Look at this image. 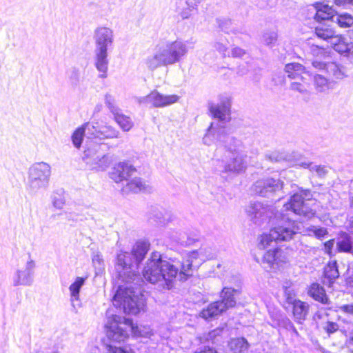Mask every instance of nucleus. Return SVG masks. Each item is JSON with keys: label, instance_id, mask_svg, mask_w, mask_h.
<instances>
[{"label": "nucleus", "instance_id": "obj_9", "mask_svg": "<svg viewBox=\"0 0 353 353\" xmlns=\"http://www.w3.org/2000/svg\"><path fill=\"white\" fill-rule=\"evenodd\" d=\"M312 199V194L309 189L300 188L299 190L290 196L288 201L283 205L286 211H291L294 214L307 218H312L316 212L312 210L306 203V201Z\"/></svg>", "mask_w": 353, "mask_h": 353}, {"label": "nucleus", "instance_id": "obj_22", "mask_svg": "<svg viewBox=\"0 0 353 353\" xmlns=\"http://www.w3.org/2000/svg\"><path fill=\"white\" fill-rule=\"evenodd\" d=\"M315 14L313 19L318 24L321 23L334 22L335 10L327 4L323 2L314 3Z\"/></svg>", "mask_w": 353, "mask_h": 353}, {"label": "nucleus", "instance_id": "obj_55", "mask_svg": "<svg viewBox=\"0 0 353 353\" xmlns=\"http://www.w3.org/2000/svg\"><path fill=\"white\" fill-rule=\"evenodd\" d=\"M346 285L353 289V268L347 267L346 272L343 274Z\"/></svg>", "mask_w": 353, "mask_h": 353}, {"label": "nucleus", "instance_id": "obj_35", "mask_svg": "<svg viewBox=\"0 0 353 353\" xmlns=\"http://www.w3.org/2000/svg\"><path fill=\"white\" fill-rule=\"evenodd\" d=\"M128 326L130 327L133 337L149 339L153 335L152 330L148 326L134 324L133 322Z\"/></svg>", "mask_w": 353, "mask_h": 353}, {"label": "nucleus", "instance_id": "obj_42", "mask_svg": "<svg viewBox=\"0 0 353 353\" xmlns=\"http://www.w3.org/2000/svg\"><path fill=\"white\" fill-rule=\"evenodd\" d=\"M336 250L338 252H345L353 255V239L346 237L338 240Z\"/></svg>", "mask_w": 353, "mask_h": 353}, {"label": "nucleus", "instance_id": "obj_28", "mask_svg": "<svg viewBox=\"0 0 353 353\" xmlns=\"http://www.w3.org/2000/svg\"><path fill=\"white\" fill-rule=\"evenodd\" d=\"M90 128L94 139H113L119 137V132L111 125L102 126L97 130L94 125H90Z\"/></svg>", "mask_w": 353, "mask_h": 353}, {"label": "nucleus", "instance_id": "obj_59", "mask_svg": "<svg viewBox=\"0 0 353 353\" xmlns=\"http://www.w3.org/2000/svg\"><path fill=\"white\" fill-rule=\"evenodd\" d=\"M193 353H218V352L212 347L204 345L196 349Z\"/></svg>", "mask_w": 353, "mask_h": 353}, {"label": "nucleus", "instance_id": "obj_10", "mask_svg": "<svg viewBox=\"0 0 353 353\" xmlns=\"http://www.w3.org/2000/svg\"><path fill=\"white\" fill-rule=\"evenodd\" d=\"M274 242L290 241L298 233V223L284 214H281L270 228Z\"/></svg>", "mask_w": 353, "mask_h": 353}, {"label": "nucleus", "instance_id": "obj_8", "mask_svg": "<svg viewBox=\"0 0 353 353\" xmlns=\"http://www.w3.org/2000/svg\"><path fill=\"white\" fill-rule=\"evenodd\" d=\"M132 323V319L117 314H111L108 316L105 325V330L108 339L111 342H125L129 338L127 326Z\"/></svg>", "mask_w": 353, "mask_h": 353}, {"label": "nucleus", "instance_id": "obj_56", "mask_svg": "<svg viewBox=\"0 0 353 353\" xmlns=\"http://www.w3.org/2000/svg\"><path fill=\"white\" fill-rule=\"evenodd\" d=\"M338 329H339L338 324L335 322L330 321H328L327 322V324H326L325 327H324L325 332L328 335L334 334V332H336L338 330Z\"/></svg>", "mask_w": 353, "mask_h": 353}, {"label": "nucleus", "instance_id": "obj_31", "mask_svg": "<svg viewBox=\"0 0 353 353\" xmlns=\"http://www.w3.org/2000/svg\"><path fill=\"white\" fill-rule=\"evenodd\" d=\"M126 187L129 191L136 194L139 192H150L152 189L141 177H134L130 179L126 183Z\"/></svg>", "mask_w": 353, "mask_h": 353}, {"label": "nucleus", "instance_id": "obj_64", "mask_svg": "<svg viewBox=\"0 0 353 353\" xmlns=\"http://www.w3.org/2000/svg\"><path fill=\"white\" fill-rule=\"evenodd\" d=\"M334 240L331 239V240L325 241L324 243V247H325V249L326 250V251L332 250L334 247Z\"/></svg>", "mask_w": 353, "mask_h": 353}, {"label": "nucleus", "instance_id": "obj_52", "mask_svg": "<svg viewBox=\"0 0 353 353\" xmlns=\"http://www.w3.org/2000/svg\"><path fill=\"white\" fill-rule=\"evenodd\" d=\"M286 154L279 153V152H273L265 154V159L271 162L280 163L285 161Z\"/></svg>", "mask_w": 353, "mask_h": 353}, {"label": "nucleus", "instance_id": "obj_34", "mask_svg": "<svg viewBox=\"0 0 353 353\" xmlns=\"http://www.w3.org/2000/svg\"><path fill=\"white\" fill-rule=\"evenodd\" d=\"M285 161L288 162L292 166L295 165L304 169L310 166V161H306L304 157L297 152L286 154Z\"/></svg>", "mask_w": 353, "mask_h": 353}, {"label": "nucleus", "instance_id": "obj_62", "mask_svg": "<svg viewBox=\"0 0 353 353\" xmlns=\"http://www.w3.org/2000/svg\"><path fill=\"white\" fill-rule=\"evenodd\" d=\"M332 1L337 6L345 7L347 5L353 6V0H332Z\"/></svg>", "mask_w": 353, "mask_h": 353}, {"label": "nucleus", "instance_id": "obj_2", "mask_svg": "<svg viewBox=\"0 0 353 353\" xmlns=\"http://www.w3.org/2000/svg\"><path fill=\"white\" fill-rule=\"evenodd\" d=\"M199 258V250L191 251L186 260L187 263L170 258V261L163 259V254L153 251L144 264L141 274L150 283H159L164 290H170L176 285V279L184 282L192 275L193 260Z\"/></svg>", "mask_w": 353, "mask_h": 353}, {"label": "nucleus", "instance_id": "obj_12", "mask_svg": "<svg viewBox=\"0 0 353 353\" xmlns=\"http://www.w3.org/2000/svg\"><path fill=\"white\" fill-rule=\"evenodd\" d=\"M51 168L49 164L40 162L33 164L28 171V188L32 192L46 189L49 185Z\"/></svg>", "mask_w": 353, "mask_h": 353}, {"label": "nucleus", "instance_id": "obj_26", "mask_svg": "<svg viewBox=\"0 0 353 353\" xmlns=\"http://www.w3.org/2000/svg\"><path fill=\"white\" fill-rule=\"evenodd\" d=\"M290 305L294 321L298 324H302L308 314L309 305L305 301L297 300Z\"/></svg>", "mask_w": 353, "mask_h": 353}, {"label": "nucleus", "instance_id": "obj_51", "mask_svg": "<svg viewBox=\"0 0 353 353\" xmlns=\"http://www.w3.org/2000/svg\"><path fill=\"white\" fill-rule=\"evenodd\" d=\"M283 290L285 302L288 305H290L294 303L297 300H299V299H296V293L294 290L288 287H284Z\"/></svg>", "mask_w": 353, "mask_h": 353}, {"label": "nucleus", "instance_id": "obj_58", "mask_svg": "<svg viewBox=\"0 0 353 353\" xmlns=\"http://www.w3.org/2000/svg\"><path fill=\"white\" fill-rule=\"evenodd\" d=\"M246 54V51L238 46L234 47L231 50V55L234 58H241Z\"/></svg>", "mask_w": 353, "mask_h": 353}, {"label": "nucleus", "instance_id": "obj_15", "mask_svg": "<svg viewBox=\"0 0 353 353\" xmlns=\"http://www.w3.org/2000/svg\"><path fill=\"white\" fill-rule=\"evenodd\" d=\"M268 312L271 319V322H268V324L272 327L276 329L283 328L292 332L296 336H299V333L293 323L279 307L274 305L268 306Z\"/></svg>", "mask_w": 353, "mask_h": 353}, {"label": "nucleus", "instance_id": "obj_16", "mask_svg": "<svg viewBox=\"0 0 353 353\" xmlns=\"http://www.w3.org/2000/svg\"><path fill=\"white\" fill-rule=\"evenodd\" d=\"M246 211L251 221L258 225L268 223L274 216L270 206L259 201L251 202Z\"/></svg>", "mask_w": 353, "mask_h": 353}, {"label": "nucleus", "instance_id": "obj_5", "mask_svg": "<svg viewBox=\"0 0 353 353\" xmlns=\"http://www.w3.org/2000/svg\"><path fill=\"white\" fill-rule=\"evenodd\" d=\"M95 42L94 65L101 73L99 77L105 79L108 76V51L112 47L113 32L107 27H99L94 32Z\"/></svg>", "mask_w": 353, "mask_h": 353}, {"label": "nucleus", "instance_id": "obj_32", "mask_svg": "<svg viewBox=\"0 0 353 353\" xmlns=\"http://www.w3.org/2000/svg\"><path fill=\"white\" fill-rule=\"evenodd\" d=\"M113 119L123 132L130 131L134 126L131 118L122 112L121 109L113 114Z\"/></svg>", "mask_w": 353, "mask_h": 353}, {"label": "nucleus", "instance_id": "obj_11", "mask_svg": "<svg viewBox=\"0 0 353 353\" xmlns=\"http://www.w3.org/2000/svg\"><path fill=\"white\" fill-rule=\"evenodd\" d=\"M283 185L284 182L281 179L269 176L256 181L253 185V190L256 194L271 199L272 202L276 203L283 197L280 195L283 193Z\"/></svg>", "mask_w": 353, "mask_h": 353}, {"label": "nucleus", "instance_id": "obj_3", "mask_svg": "<svg viewBox=\"0 0 353 353\" xmlns=\"http://www.w3.org/2000/svg\"><path fill=\"white\" fill-rule=\"evenodd\" d=\"M205 145H211L219 143L223 146L225 159L221 161V170L222 174L236 176L245 172L248 168L247 154L241 140L230 136L228 133V128L223 131H215L213 129V123H211L206 130L203 138Z\"/></svg>", "mask_w": 353, "mask_h": 353}, {"label": "nucleus", "instance_id": "obj_43", "mask_svg": "<svg viewBox=\"0 0 353 353\" xmlns=\"http://www.w3.org/2000/svg\"><path fill=\"white\" fill-rule=\"evenodd\" d=\"M65 191L63 188L55 190L52 195V205L57 209H61L65 203Z\"/></svg>", "mask_w": 353, "mask_h": 353}, {"label": "nucleus", "instance_id": "obj_21", "mask_svg": "<svg viewBox=\"0 0 353 353\" xmlns=\"http://www.w3.org/2000/svg\"><path fill=\"white\" fill-rule=\"evenodd\" d=\"M285 256L281 248L276 247L270 249L263 254L262 263L265 265V268L276 270L285 263Z\"/></svg>", "mask_w": 353, "mask_h": 353}, {"label": "nucleus", "instance_id": "obj_14", "mask_svg": "<svg viewBox=\"0 0 353 353\" xmlns=\"http://www.w3.org/2000/svg\"><path fill=\"white\" fill-rule=\"evenodd\" d=\"M180 97L177 94H163L157 90L151 91L148 95L136 99L139 105L152 108H164L179 101Z\"/></svg>", "mask_w": 353, "mask_h": 353}, {"label": "nucleus", "instance_id": "obj_18", "mask_svg": "<svg viewBox=\"0 0 353 353\" xmlns=\"http://www.w3.org/2000/svg\"><path fill=\"white\" fill-rule=\"evenodd\" d=\"M312 66L320 70H323L333 78L342 80L346 77V68L336 61H321L315 60L312 61Z\"/></svg>", "mask_w": 353, "mask_h": 353}, {"label": "nucleus", "instance_id": "obj_24", "mask_svg": "<svg viewBox=\"0 0 353 353\" xmlns=\"http://www.w3.org/2000/svg\"><path fill=\"white\" fill-rule=\"evenodd\" d=\"M107 148L104 143H98L97 139L93 138V139L90 140V138L88 137L84 146L83 159H92L94 161L96 159L95 157L102 154L101 150H105Z\"/></svg>", "mask_w": 353, "mask_h": 353}, {"label": "nucleus", "instance_id": "obj_49", "mask_svg": "<svg viewBox=\"0 0 353 353\" xmlns=\"http://www.w3.org/2000/svg\"><path fill=\"white\" fill-rule=\"evenodd\" d=\"M94 160V163L98 165L102 170L107 168L110 164V157L108 154L102 153L98 155Z\"/></svg>", "mask_w": 353, "mask_h": 353}, {"label": "nucleus", "instance_id": "obj_23", "mask_svg": "<svg viewBox=\"0 0 353 353\" xmlns=\"http://www.w3.org/2000/svg\"><path fill=\"white\" fill-rule=\"evenodd\" d=\"M325 287L321 283L313 282L307 288V295L315 301L323 305H329L331 301L326 293Z\"/></svg>", "mask_w": 353, "mask_h": 353}, {"label": "nucleus", "instance_id": "obj_20", "mask_svg": "<svg viewBox=\"0 0 353 353\" xmlns=\"http://www.w3.org/2000/svg\"><path fill=\"white\" fill-rule=\"evenodd\" d=\"M35 268V262L30 259L27 261L24 270H18L13 276V285L14 287L19 285L30 286L33 283L34 269Z\"/></svg>", "mask_w": 353, "mask_h": 353}, {"label": "nucleus", "instance_id": "obj_17", "mask_svg": "<svg viewBox=\"0 0 353 353\" xmlns=\"http://www.w3.org/2000/svg\"><path fill=\"white\" fill-rule=\"evenodd\" d=\"M136 167L130 160H123L116 163L109 172V177L115 183L129 181L132 174L137 172Z\"/></svg>", "mask_w": 353, "mask_h": 353}, {"label": "nucleus", "instance_id": "obj_46", "mask_svg": "<svg viewBox=\"0 0 353 353\" xmlns=\"http://www.w3.org/2000/svg\"><path fill=\"white\" fill-rule=\"evenodd\" d=\"M92 261L95 270V275H101L104 271V262L102 255L100 253H97L92 256Z\"/></svg>", "mask_w": 353, "mask_h": 353}, {"label": "nucleus", "instance_id": "obj_4", "mask_svg": "<svg viewBox=\"0 0 353 353\" xmlns=\"http://www.w3.org/2000/svg\"><path fill=\"white\" fill-rule=\"evenodd\" d=\"M241 294V288L224 286L219 292V299L210 302L202 308L200 317L206 322L219 319L229 310L234 308L237 304V298Z\"/></svg>", "mask_w": 353, "mask_h": 353}, {"label": "nucleus", "instance_id": "obj_13", "mask_svg": "<svg viewBox=\"0 0 353 353\" xmlns=\"http://www.w3.org/2000/svg\"><path fill=\"white\" fill-rule=\"evenodd\" d=\"M189 43L194 42L177 39L175 41H167L165 45L160 48L168 65L179 63L187 57Z\"/></svg>", "mask_w": 353, "mask_h": 353}, {"label": "nucleus", "instance_id": "obj_6", "mask_svg": "<svg viewBox=\"0 0 353 353\" xmlns=\"http://www.w3.org/2000/svg\"><path fill=\"white\" fill-rule=\"evenodd\" d=\"M318 39L331 43L332 48L341 56L353 53V45L342 34H336L334 29L327 23L317 24L313 30Z\"/></svg>", "mask_w": 353, "mask_h": 353}, {"label": "nucleus", "instance_id": "obj_25", "mask_svg": "<svg viewBox=\"0 0 353 353\" xmlns=\"http://www.w3.org/2000/svg\"><path fill=\"white\" fill-rule=\"evenodd\" d=\"M88 276H77L69 287L70 301L74 310H76V303L81 305L80 292L82 287L85 284Z\"/></svg>", "mask_w": 353, "mask_h": 353}, {"label": "nucleus", "instance_id": "obj_36", "mask_svg": "<svg viewBox=\"0 0 353 353\" xmlns=\"http://www.w3.org/2000/svg\"><path fill=\"white\" fill-rule=\"evenodd\" d=\"M229 347L233 353H244L250 347V344L248 340L242 336L231 339Z\"/></svg>", "mask_w": 353, "mask_h": 353}, {"label": "nucleus", "instance_id": "obj_44", "mask_svg": "<svg viewBox=\"0 0 353 353\" xmlns=\"http://www.w3.org/2000/svg\"><path fill=\"white\" fill-rule=\"evenodd\" d=\"M308 52L316 58L325 57L328 54L326 48L323 46L312 43L310 41L307 43Z\"/></svg>", "mask_w": 353, "mask_h": 353}, {"label": "nucleus", "instance_id": "obj_54", "mask_svg": "<svg viewBox=\"0 0 353 353\" xmlns=\"http://www.w3.org/2000/svg\"><path fill=\"white\" fill-rule=\"evenodd\" d=\"M223 327H217L215 329L209 331L208 334V339L212 341V343H214V340L216 337L220 336L223 334Z\"/></svg>", "mask_w": 353, "mask_h": 353}, {"label": "nucleus", "instance_id": "obj_61", "mask_svg": "<svg viewBox=\"0 0 353 353\" xmlns=\"http://www.w3.org/2000/svg\"><path fill=\"white\" fill-rule=\"evenodd\" d=\"M290 89L294 91H298L300 93H303L305 90L303 84L296 81L291 83Z\"/></svg>", "mask_w": 353, "mask_h": 353}, {"label": "nucleus", "instance_id": "obj_41", "mask_svg": "<svg viewBox=\"0 0 353 353\" xmlns=\"http://www.w3.org/2000/svg\"><path fill=\"white\" fill-rule=\"evenodd\" d=\"M308 75L312 77L314 85L317 91L323 92L329 89L330 82L327 78L322 74H313L312 72H309Z\"/></svg>", "mask_w": 353, "mask_h": 353}, {"label": "nucleus", "instance_id": "obj_50", "mask_svg": "<svg viewBox=\"0 0 353 353\" xmlns=\"http://www.w3.org/2000/svg\"><path fill=\"white\" fill-rule=\"evenodd\" d=\"M68 78H69V81H70L71 85L73 88H76L79 85V78H80L79 69L76 67H73L70 70V73L69 74Z\"/></svg>", "mask_w": 353, "mask_h": 353}, {"label": "nucleus", "instance_id": "obj_47", "mask_svg": "<svg viewBox=\"0 0 353 353\" xmlns=\"http://www.w3.org/2000/svg\"><path fill=\"white\" fill-rule=\"evenodd\" d=\"M308 231L317 239L320 240H323L327 237L328 234L327 228L321 226L311 225L308 228Z\"/></svg>", "mask_w": 353, "mask_h": 353}, {"label": "nucleus", "instance_id": "obj_19", "mask_svg": "<svg viewBox=\"0 0 353 353\" xmlns=\"http://www.w3.org/2000/svg\"><path fill=\"white\" fill-rule=\"evenodd\" d=\"M339 264L336 260L330 261L323 268L321 283L327 289L332 290L334 283L340 276Z\"/></svg>", "mask_w": 353, "mask_h": 353}, {"label": "nucleus", "instance_id": "obj_60", "mask_svg": "<svg viewBox=\"0 0 353 353\" xmlns=\"http://www.w3.org/2000/svg\"><path fill=\"white\" fill-rule=\"evenodd\" d=\"M216 51H218L220 54H222L225 56V52L228 51V47L226 45L223 44L221 42L216 41L213 46Z\"/></svg>", "mask_w": 353, "mask_h": 353}, {"label": "nucleus", "instance_id": "obj_1", "mask_svg": "<svg viewBox=\"0 0 353 353\" xmlns=\"http://www.w3.org/2000/svg\"><path fill=\"white\" fill-rule=\"evenodd\" d=\"M150 250V243L147 239H139L130 252L122 249L117 252L114 258L115 276L124 284L134 283L139 287V295L135 297V291L132 286L118 285L113 288L112 301L117 305H122L128 296H132L136 313L145 312L146 299L142 289L145 282L140 274L143 262Z\"/></svg>", "mask_w": 353, "mask_h": 353}, {"label": "nucleus", "instance_id": "obj_33", "mask_svg": "<svg viewBox=\"0 0 353 353\" xmlns=\"http://www.w3.org/2000/svg\"><path fill=\"white\" fill-rule=\"evenodd\" d=\"M150 221L157 225L166 224L170 221V217H167L165 214V210L162 208L152 207L151 212L149 215Z\"/></svg>", "mask_w": 353, "mask_h": 353}, {"label": "nucleus", "instance_id": "obj_29", "mask_svg": "<svg viewBox=\"0 0 353 353\" xmlns=\"http://www.w3.org/2000/svg\"><path fill=\"white\" fill-rule=\"evenodd\" d=\"M172 239L177 244L183 247L194 245L200 240V235L197 233H179L172 235Z\"/></svg>", "mask_w": 353, "mask_h": 353}, {"label": "nucleus", "instance_id": "obj_30", "mask_svg": "<svg viewBox=\"0 0 353 353\" xmlns=\"http://www.w3.org/2000/svg\"><path fill=\"white\" fill-rule=\"evenodd\" d=\"M284 71L288 74V77L291 79H300L303 81V74H308L310 72H307L305 68L301 63L296 62H291L285 64Z\"/></svg>", "mask_w": 353, "mask_h": 353}, {"label": "nucleus", "instance_id": "obj_7", "mask_svg": "<svg viewBox=\"0 0 353 353\" xmlns=\"http://www.w3.org/2000/svg\"><path fill=\"white\" fill-rule=\"evenodd\" d=\"M219 103H208L209 115L216 119L217 122L213 123V129L215 131H221L228 128L227 125L231 121V109L232 97L231 95L224 93L218 97Z\"/></svg>", "mask_w": 353, "mask_h": 353}, {"label": "nucleus", "instance_id": "obj_57", "mask_svg": "<svg viewBox=\"0 0 353 353\" xmlns=\"http://www.w3.org/2000/svg\"><path fill=\"white\" fill-rule=\"evenodd\" d=\"M108 353H132V352L126 347L111 345L108 348Z\"/></svg>", "mask_w": 353, "mask_h": 353}, {"label": "nucleus", "instance_id": "obj_27", "mask_svg": "<svg viewBox=\"0 0 353 353\" xmlns=\"http://www.w3.org/2000/svg\"><path fill=\"white\" fill-rule=\"evenodd\" d=\"M86 130H88L89 135L92 136V130L89 123H85L80 127H78L72 134L71 141L75 148L78 150L81 148Z\"/></svg>", "mask_w": 353, "mask_h": 353}, {"label": "nucleus", "instance_id": "obj_37", "mask_svg": "<svg viewBox=\"0 0 353 353\" xmlns=\"http://www.w3.org/2000/svg\"><path fill=\"white\" fill-rule=\"evenodd\" d=\"M278 32L272 30H265L262 32L261 42L269 48H273L277 45Z\"/></svg>", "mask_w": 353, "mask_h": 353}, {"label": "nucleus", "instance_id": "obj_45", "mask_svg": "<svg viewBox=\"0 0 353 353\" xmlns=\"http://www.w3.org/2000/svg\"><path fill=\"white\" fill-rule=\"evenodd\" d=\"M272 241H274V238H273L271 230L270 229L269 232H264L259 237L258 248L260 250H265L270 245Z\"/></svg>", "mask_w": 353, "mask_h": 353}, {"label": "nucleus", "instance_id": "obj_40", "mask_svg": "<svg viewBox=\"0 0 353 353\" xmlns=\"http://www.w3.org/2000/svg\"><path fill=\"white\" fill-rule=\"evenodd\" d=\"M334 21L341 28H350L353 26V16L345 12L339 13L335 11Z\"/></svg>", "mask_w": 353, "mask_h": 353}, {"label": "nucleus", "instance_id": "obj_53", "mask_svg": "<svg viewBox=\"0 0 353 353\" xmlns=\"http://www.w3.org/2000/svg\"><path fill=\"white\" fill-rule=\"evenodd\" d=\"M105 104L112 114L120 109L118 106L114 105V99L109 94L105 95Z\"/></svg>", "mask_w": 353, "mask_h": 353}, {"label": "nucleus", "instance_id": "obj_48", "mask_svg": "<svg viewBox=\"0 0 353 353\" xmlns=\"http://www.w3.org/2000/svg\"><path fill=\"white\" fill-rule=\"evenodd\" d=\"M309 163L310 166H308L306 169L310 170L311 172H315L319 177L324 178L327 175L328 171L325 165H314L311 161H310Z\"/></svg>", "mask_w": 353, "mask_h": 353}, {"label": "nucleus", "instance_id": "obj_39", "mask_svg": "<svg viewBox=\"0 0 353 353\" xmlns=\"http://www.w3.org/2000/svg\"><path fill=\"white\" fill-rule=\"evenodd\" d=\"M216 23L217 24L219 30L230 34H236L238 30L233 26V22L231 19L225 17H217L216 18Z\"/></svg>", "mask_w": 353, "mask_h": 353}, {"label": "nucleus", "instance_id": "obj_38", "mask_svg": "<svg viewBox=\"0 0 353 353\" xmlns=\"http://www.w3.org/2000/svg\"><path fill=\"white\" fill-rule=\"evenodd\" d=\"M147 65L151 70H154L160 66L168 65L160 49L153 56L148 58Z\"/></svg>", "mask_w": 353, "mask_h": 353}, {"label": "nucleus", "instance_id": "obj_63", "mask_svg": "<svg viewBox=\"0 0 353 353\" xmlns=\"http://www.w3.org/2000/svg\"><path fill=\"white\" fill-rule=\"evenodd\" d=\"M352 212H349L348 214H347V221H348V225H347V228L349 229V230L350 231V232L353 233V214H351Z\"/></svg>", "mask_w": 353, "mask_h": 353}]
</instances>
